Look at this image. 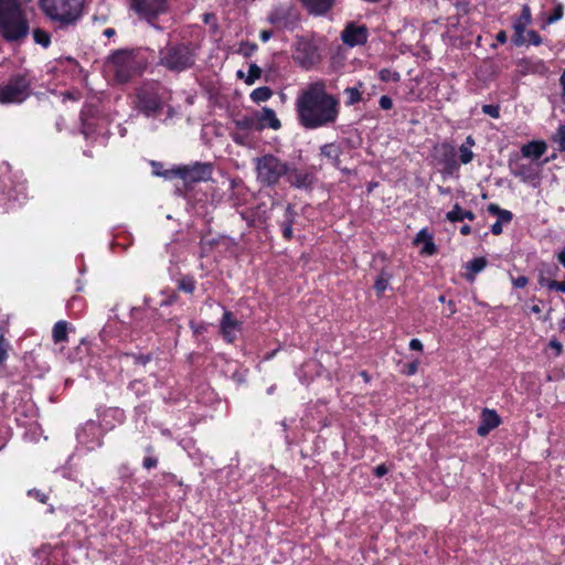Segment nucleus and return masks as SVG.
<instances>
[{"instance_id": "5fc2aeb1", "label": "nucleus", "mask_w": 565, "mask_h": 565, "mask_svg": "<svg viewBox=\"0 0 565 565\" xmlns=\"http://www.w3.org/2000/svg\"><path fill=\"white\" fill-rule=\"evenodd\" d=\"M388 469L386 468V466L384 463L382 465H379L374 468V475L377 477V478H382L384 477L386 473H387Z\"/></svg>"}, {"instance_id": "6ab92c4d", "label": "nucleus", "mask_w": 565, "mask_h": 565, "mask_svg": "<svg viewBox=\"0 0 565 565\" xmlns=\"http://www.w3.org/2000/svg\"><path fill=\"white\" fill-rule=\"evenodd\" d=\"M500 424L501 418L494 409L483 408L480 415V424L477 428V434L484 437Z\"/></svg>"}, {"instance_id": "dca6fc26", "label": "nucleus", "mask_w": 565, "mask_h": 565, "mask_svg": "<svg viewBox=\"0 0 565 565\" xmlns=\"http://www.w3.org/2000/svg\"><path fill=\"white\" fill-rule=\"evenodd\" d=\"M541 166L542 163H523L520 161L509 163L511 174L523 182L535 181L539 178Z\"/></svg>"}, {"instance_id": "f8f14e48", "label": "nucleus", "mask_w": 565, "mask_h": 565, "mask_svg": "<svg viewBox=\"0 0 565 565\" xmlns=\"http://www.w3.org/2000/svg\"><path fill=\"white\" fill-rule=\"evenodd\" d=\"M102 427L94 420H88L78 431L77 440L88 450H94L103 445Z\"/></svg>"}, {"instance_id": "4d7b16f0", "label": "nucleus", "mask_w": 565, "mask_h": 565, "mask_svg": "<svg viewBox=\"0 0 565 565\" xmlns=\"http://www.w3.org/2000/svg\"><path fill=\"white\" fill-rule=\"evenodd\" d=\"M409 349L414 351H423V343L418 339H412L409 342Z\"/></svg>"}, {"instance_id": "3c124183", "label": "nucleus", "mask_w": 565, "mask_h": 565, "mask_svg": "<svg viewBox=\"0 0 565 565\" xmlns=\"http://www.w3.org/2000/svg\"><path fill=\"white\" fill-rule=\"evenodd\" d=\"M529 282L527 277L519 276L516 278H512V284L515 288H524Z\"/></svg>"}, {"instance_id": "a211bd4d", "label": "nucleus", "mask_w": 565, "mask_h": 565, "mask_svg": "<svg viewBox=\"0 0 565 565\" xmlns=\"http://www.w3.org/2000/svg\"><path fill=\"white\" fill-rule=\"evenodd\" d=\"M369 31L365 25L349 23L342 31L341 39L349 46L362 45L367 41Z\"/></svg>"}, {"instance_id": "49530a36", "label": "nucleus", "mask_w": 565, "mask_h": 565, "mask_svg": "<svg viewBox=\"0 0 565 565\" xmlns=\"http://www.w3.org/2000/svg\"><path fill=\"white\" fill-rule=\"evenodd\" d=\"M527 41L530 44L537 46L542 43V38L536 31L530 30L527 31Z\"/></svg>"}, {"instance_id": "bb28decb", "label": "nucleus", "mask_w": 565, "mask_h": 565, "mask_svg": "<svg viewBox=\"0 0 565 565\" xmlns=\"http://www.w3.org/2000/svg\"><path fill=\"white\" fill-rule=\"evenodd\" d=\"M487 264H488V262L484 257H477V258H473L472 260L468 262L466 264V268L468 270V273L466 274V278L469 281H473L475 276L477 274H479L480 271H482L486 268Z\"/></svg>"}, {"instance_id": "b1692460", "label": "nucleus", "mask_w": 565, "mask_h": 565, "mask_svg": "<svg viewBox=\"0 0 565 565\" xmlns=\"http://www.w3.org/2000/svg\"><path fill=\"white\" fill-rule=\"evenodd\" d=\"M547 147L544 141H531L522 146L521 153L524 158L539 160L546 151Z\"/></svg>"}, {"instance_id": "c9c22d12", "label": "nucleus", "mask_w": 565, "mask_h": 565, "mask_svg": "<svg viewBox=\"0 0 565 565\" xmlns=\"http://www.w3.org/2000/svg\"><path fill=\"white\" fill-rule=\"evenodd\" d=\"M33 40L35 43L42 45L43 47H49V45L51 44V36L49 32L42 29L33 30Z\"/></svg>"}, {"instance_id": "1a4fd4ad", "label": "nucleus", "mask_w": 565, "mask_h": 565, "mask_svg": "<svg viewBox=\"0 0 565 565\" xmlns=\"http://www.w3.org/2000/svg\"><path fill=\"white\" fill-rule=\"evenodd\" d=\"M31 95V82L25 75L17 74L0 85V104H21Z\"/></svg>"}, {"instance_id": "6e6d98bb", "label": "nucleus", "mask_w": 565, "mask_h": 565, "mask_svg": "<svg viewBox=\"0 0 565 565\" xmlns=\"http://www.w3.org/2000/svg\"><path fill=\"white\" fill-rule=\"evenodd\" d=\"M233 141L237 145H241V146H244L245 142H246V136L245 135H241L238 132H233L231 135Z\"/></svg>"}, {"instance_id": "f3484780", "label": "nucleus", "mask_w": 565, "mask_h": 565, "mask_svg": "<svg viewBox=\"0 0 565 565\" xmlns=\"http://www.w3.org/2000/svg\"><path fill=\"white\" fill-rule=\"evenodd\" d=\"M294 60L300 66H302L305 68H310L318 61L317 50L309 42H300L296 46V50L294 53Z\"/></svg>"}, {"instance_id": "37998d69", "label": "nucleus", "mask_w": 565, "mask_h": 565, "mask_svg": "<svg viewBox=\"0 0 565 565\" xmlns=\"http://www.w3.org/2000/svg\"><path fill=\"white\" fill-rule=\"evenodd\" d=\"M555 140L558 142L559 149L565 152V125L557 128Z\"/></svg>"}, {"instance_id": "9b49d317", "label": "nucleus", "mask_w": 565, "mask_h": 565, "mask_svg": "<svg viewBox=\"0 0 565 565\" xmlns=\"http://www.w3.org/2000/svg\"><path fill=\"white\" fill-rule=\"evenodd\" d=\"M130 8L139 17L151 21L166 11L167 0H130Z\"/></svg>"}, {"instance_id": "c756f323", "label": "nucleus", "mask_w": 565, "mask_h": 565, "mask_svg": "<svg viewBox=\"0 0 565 565\" xmlns=\"http://www.w3.org/2000/svg\"><path fill=\"white\" fill-rule=\"evenodd\" d=\"M52 338L55 343L67 341V322L61 320L56 322L52 330Z\"/></svg>"}, {"instance_id": "6e6552de", "label": "nucleus", "mask_w": 565, "mask_h": 565, "mask_svg": "<svg viewBox=\"0 0 565 565\" xmlns=\"http://www.w3.org/2000/svg\"><path fill=\"white\" fill-rule=\"evenodd\" d=\"M154 174L166 179L180 178L185 183L204 182L212 178L213 164L210 162H194L193 164L181 166L166 172L154 171Z\"/></svg>"}, {"instance_id": "bf43d9fd", "label": "nucleus", "mask_w": 565, "mask_h": 565, "mask_svg": "<svg viewBox=\"0 0 565 565\" xmlns=\"http://www.w3.org/2000/svg\"><path fill=\"white\" fill-rule=\"evenodd\" d=\"M495 40L498 43L500 44H504L508 40V35H507V32L505 31H500L498 32L497 36H495Z\"/></svg>"}, {"instance_id": "9d476101", "label": "nucleus", "mask_w": 565, "mask_h": 565, "mask_svg": "<svg viewBox=\"0 0 565 565\" xmlns=\"http://www.w3.org/2000/svg\"><path fill=\"white\" fill-rule=\"evenodd\" d=\"M267 20L277 29L294 30L299 22V15L292 7L279 6L270 11Z\"/></svg>"}, {"instance_id": "ea45409f", "label": "nucleus", "mask_w": 565, "mask_h": 565, "mask_svg": "<svg viewBox=\"0 0 565 565\" xmlns=\"http://www.w3.org/2000/svg\"><path fill=\"white\" fill-rule=\"evenodd\" d=\"M459 152H460V162L462 164L470 163L475 157L471 148H468L467 146H460Z\"/></svg>"}, {"instance_id": "774afa93", "label": "nucleus", "mask_w": 565, "mask_h": 565, "mask_svg": "<svg viewBox=\"0 0 565 565\" xmlns=\"http://www.w3.org/2000/svg\"><path fill=\"white\" fill-rule=\"evenodd\" d=\"M559 84L562 86V89H563V95H565V70L563 71L561 77H559Z\"/></svg>"}, {"instance_id": "4468645a", "label": "nucleus", "mask_w": 565, "mask_h": 565, "mask_svg": "<svg viewBox=\"0 0 565 565\" xmlns=\"http://www.w3.org/2000/svg\"><path fill=\"white\" fill-rule=\"evenodd\" d=\"M241 330L242 322L232 311L225 310L220 321V332L223 339L228 343H233Z\"/></svg>"}, {"instance_id": "7ed1b4c3", "label": "nucleus", "mask_w": 565, "mask_h": 565, "mask_svg": "<svg viewBox=\"0 0 565 565\" xmlns=\"http://www.w3.org/2000/svg\"><path fill=\"white\" fill-rule=\"evenodd\" d=\"M195 46L191 43L167 44L159 51L158 64L170 72L181 73L195 64Z\"/></svg>"}, {"instance_id": "a18cd8bd", "label": "nucleus", "mask_w": 565, "mask_h": 565, "mask_svg": "<svg viewBox=\"0 0 565 565\" xmlns=\"http://www.w3.org/2000/svg\"><path fill=\"white\" fill-rule=\"evenodd\" d=\"M28 495L36 499L41 503H46V501H47V495L38 489L29 490Z\"/></svg>"}, {"instance_id": "423d86ee", "label": "nucleus", "mask_w": 565, "mask_h": 565, "mask_svg": "<svg viewBox=\"0 0 565 565\" xmlns=\"http://www.w3.org/2000/svg\"><path fill=\"white\" fill-rule=\"evenodd\" d=\"M107 66L119 84L128 83L137 73L138 63L134 50L119 49L107 57Z\"/></svg>"}, {"instance_id": "cd10ccee", "label": "nucleus", "mask_w": 565, "mask_h": 565, "mask_svg": "<svg viewBox=\"0 0 565 565\" xmlns=\"http://www.w3.org/2000/svg\"><path fill=\"white\" fill-rule=\"evenodd\" d=\"M236 128L241 130H257L260 131V127L257 124V117L243 116L234 120Z\"/></svg>"}, {"instance_id": "72a5a7b5", "label": "nucleus", "mask_w": 565, "mask_h": 565, "mask_svg": "<svg viewBox=\"0 0 565 565\" xmlns=\"http://www.w3.org/2000/svg\"><path fill=\"white\" fill-rule=\"evenodd\" d=\"M195 286L196 281L191 276H184L178 280V289L186 294H193Z\"/></svg>"}, {"instance_id": "aec40b11", "label": "nucleus", "mask_w": 565, "mask_h": 565, "mask_svg": "<svg viewBox=\"0 0 565 565\" xmlns=\"http://www.w3.org/2000/svg\"><path fill=\"white\" fill-rule=\"evenodd\" d=\"M307 12L315 17L328 14L337 4V0H299Z\"/></svg>"}, {"instance_id": "e2e57ef3", "label": "nucleus", "mask_w": 565, "mask_h": 565, "mask_svg": "<svg viewBox=\"0 0 565 565\" xmlns=\"http://www.w3.org/2000/svg\"><path fill=\"white\" fill-rule=\"evenodd\" d=\"M557 260L565 268V244L564 247L557 254Z\"/></svg>"}, {"instance_id": "58836bf2", "label": "nucleus", "mask_w": 565, "mask_h": 565, "mask_svg": "<svg viewBox=\"0 0 565 565\" xmlns=\"http://www.w3.org/2000/svg\"><path fill=\"white\" fill-rule=\"evenodd\" d=\"M462 209L461 206L456 203L451 211H449L446 215L447 220L455 223V222H461L462 221Z\"/></svg>"}, {"instance_id": "0e129e2a", "label": "nucleus", "mask_w": 565, "mask_h": 565, "mask_svg": "<svg viewBox=\"0 0 565 565\" xmlns=\"http://www.w3.org/2000/svg\"><path fill=\"white\" fill-rule=\"evenodd\" d=\"M178 296L175 294L171 295L168 299L161 302V306H169L177 301Z\"/></svg>"}, {"instance_id": "de8ad7c7", "label": "nucleus", "mask_w": 565, "mask_h": 565, "mask_svg": "<svg viewBox=\"0 0 565 565\" xmlns=\"http://www.w3.org/2000/svg\"><path fill=\"white\" fill-rule=\"evenodd\" d=\"M135 364L146 365L151 361V354H132Z\"/></svg>"}, {"instance_id": "79ce46f5", "label": "nucleus", "mask_w": 565, "mask_h": 565, "mask_svg": "<svg viewBox=\"0 0 565 565\" xmlns=\"http://www.w3.org/2000/svg\"><path fill=\"white\" fill-rule=\"evenodd\" d=\"M10 343L6 340L4 335H0V364H2L8 358V351Z\"/></svg>"}, {"instance_id": "f03ea898", "label": "nucleus", "mask_w": 565, "mask_h": 565, "mask_svg": "<svg viewBox=\"0 0 565 565\" xmlns=\"http://www.w3.org/2000/svg\"><path fill=\"white\" fill-rule=\"evenodd\" d=\"M0 33L8 42L28 36L29 23L18 0H0Z\"/></svg>"}, {"instance_id": "2f4dec72", "label": "nucleus", "mask_w": 565, "mask_h": 565, "mask_svg": "<svg viewBox=\"0 0 565 565\" xmlns=\"http://www.w3.org/2000/svg\"><path fill=\"white\" fill-rule=\"evenodd\" d=\"M273 96V90L267 86H262L250 93V99L254 103H263Z\"/></svg>"}, {"instance_id": "0eeeda50", "label": "nucleus", "mask_w": 565, "mask_h": 565, "mask_svg": "<svg viewBox=\"0 0 565 565\" xmlns=\"http://www.w3.org/2000/svg\"><path fill=\"white\" fill-rule=\"evenodd\" d=\"M255 170L262 185L274 186L288 172V163L268 153L255 159Z\"/></svg>"}, {"instance_id": "412c9836", "label": "nucleus", "mask_w": 565, "mask_h": 565, "mask_svg": "<svg viewBox=\"0 0 565 565\" xmlns=\"http://www.w3.org/2000/svg\"><path fill=\"white\" fill-rule=\"evenodd\" d=\"M342 153L343 148L338 142H330L320 147V156L327 159V161L335 169H341L340 157Z\"/></svg>"}, {"instance_id": "393cba45", "label": "nucleus", "mask_w": 565, "mask_h": 565, "mask_svg": "<svg viewBox=\"0 0 565 565\" xmlns=\"http://www.w3.org/2000/svg\"><path fill=\"white\" fill-rule=\"evenodd\" d=\"M297 213L291 204H288L285 211V218L280 223V228L284 238L291 239L292 238V225L295 223Z\"/></svg>"}, {"instance_id": "4c0bfd02", "label": "nucleus", "mask_w": 565, "mask_h": 565, "mask_svg": "<svg viewBox=\"0 0 565 565\" xmlns=\"http://www.w3.org/2000/svg\"><path fill=\"white\" fill-rule=\"evenodd\" d=\"M262 75V68L256 64L252 63L248 67V74L245 78V83L247 85H253L256 79H258Z\"/></svg>"}, {"instance_id": "c03bdc74", "label": "nucleus", "mask_w": 565, "mask_h": 565, "mask_svg": "<svg viewBox=\"0 0 565 565\" xmlns=\"http://www.w3.org/2000/svg\"><path fill=\"white\" fill-rule=\"evenodd\" d=\"M482 113L486 115H489L492 118H499L500 108L497 105H483Z\"/></svg>"}, {"instance_id": "20e7f679", "label": "nucleus", "mask_w": 565, "mask_h": 565, "mask_svg": "<svg viewBox=\"0 0 565 565\" xmlns=\"http://www.w3.org/2000/svg\"><path fill=\"white\" fill-rule=\"evenodd\" d=\"M39 6L51 21L67 26L82 17L84 0H39Z\"/></svg>"}, {"instance_id": "473e14b6", "label": "nucleus", "mask_w": 565, "mask_h": 565, "mask_svg": "<svg viewBox=\"0 0 565 565\" xmlns=\"http://www.w3.org/2000/svg\"><path fill=\"white\" fill-rule=\"evenodd\" d=\"M390 279L391 275L387 271L382 270L374 282V289L377 295H382L387 289Z\"/></svg>"}, {"instance_id": "2eb2a0df", "label": "nucleus", "mask_w": 565, "mask_h": 565, "mask_svg": "<svg viewBox=\"0 0 565 565\" xmlns=\"http://www.w3.org/2000/svg\"><path fill=\"white\" fill-rule=\"evenodd\" d=\"M438 162L443 166V172L445 174L452 175L459 170V163L457 161V153L454 146L449 143H441L437 149Z\"/></svg>"}, {"instance_id": "a878e982", "label": "nucleus", "mask_w": 565, "mask_h": 565, "mask_svg": "<svg viewBox=\"0 0 565 565\" xmlns=\"http://www.w3.org/2000/svg\"><path fill=\"white\" fill-rule=\"evenodd\" d=\"M532 23V13L527 4L522 7L521 13L513 21V30L518 32H525L527 25Z\"/></svg>"}, {"instance_id": "ddd939ff", "label": "nucleus", "mask_w": 565, "mask_h": 565, "mask_svg": "<svg viewBox=\"0 0 565 565\" xmlns=\"http://www.w3.org/2000/svg\"><path fill=\"white\" fill-rule=\"evenodd\" d=\"M285 178L290 186L305 191H310L317 180L313 172L290 167L289 164Z\"/></svg>"}, {"instance_id": "5701e85b", "label": "nucleus", "mask_w": 565, "mask_h": 565, "mask_svg": "<svg viewBox=\"0 0 565 565\" xmlns=\"http://www.w3.org/2000/svg\"><path fill=\"white\" fill-rule=\"evenodd\" d=\"M414 245L424 244L420 253L425 255H434L437 252V247L434 243V236L427 228H422L413 241Z\"/></svg>"}, {"instance_id": "052dcab7", "label": "nucleus", "mask_w": 565, "mask_h": 565, "mask_svg": "<svg viewBox=\"0 0 565 565\" xmlns=\"http://www.w3.org/2000/svg\"><path fill=\"white\" fill-rule=\"evenodd\" d=\"M417 367H418V362L415 361V362H412L411 364H408L407 366V375H413L417 372Z\"/></svg>"}, {"instance_id": "13d9d810", "label": "nucleus", "mask_w": 565, "mask_h": 565, "mask_svg": "<svg viewBox=\"0 0 565 565\" xmlns=\"http://www.w3.org/2000/svg\"><path fill=\"white\" fill-rule=\"evenodd\" d=\"M491 233L493 235H500L502 233V223H501V221H497L494 224H492Z\"/></svg>"}, {"instance_id": "603ef678", "label": "nucleus", "mask_w": 565, "mask_h": 565, "mask_svg": "<svg viewBox=\"0 0 565 565\" xmlns=\"http://www.w3.org/2000/svg\"><path fill=\"white\" fill-rule=\"evenodd\" d=\"M512 41L513 43L516 45V46H521L525 43V38H524V32H518V31H514V35L512 38Z\"/></svg>"}, {"instance_id": "09e8293b", "label": "nucleus", "mask_w": 565, "mask_h": 565, "mask_svg": "<svg viewBox=\"0 0 565 565\" xmlns=\"http://www.w3.org/2000/svg\"><path fill=\"white\" fill-rule=\"evenodd\" d=\"M379 105L384 110H390L393 107V100L387 95L380 97Z\"/></svg>"}, {"instance_id": "c85d7f7f", "label": "nucleus", "mask_w": 565, "mask_h": 565, "mask_svg": "<svg viewBox=\"0 0 565 565\" xmlns=\"http://www.w3.org/2000/svg\"><path fill=\"white\" fill-rule=\"evenodd\" d=\"M487 210L490 214L498 216V221H501L502 224L510 223L513 218L512 212L501 209L495 203L489 204Z\"/></svg>"}, {"instance_id": "f257e3e1", "label": "nucleus", "mask_w": 565, "mask_h": 565, "mask_svg": "<svg viewBox=\"0 0 565 565\" xmlns=\"http://www.w3.org/2000/svg\"><path fill=\"white\" fill-rule=\"evenodd\" d=\"M299 124L306 129H317L332 125L340 113V102L326 90L322 81L308 85L296 100Z\"/></svg>"}, {"instance_id": "a19ab883", "label": "nucleus", "mask_w": 565, "mask_h": 565, "mask_svg": "<svg viewBox=\"0 0 565 565\" xmlns=\"http://www.w3.org/2000/svg\"><path fill=\"white\" fill-rule=\"evenodd\" d=\"M257 50V45L255 43L243 42L239 45L238 53L244 56H250Z\"/></svg>"}, {"instance_id": "338daca9", "label": "nucleus", "mask_w": 565, "mask_h": 565, "mask_svg": "<svg viewBox=\"0 0 565 565\" xmlns=\"http://www.w3.org/2000/svg\"><path fill=\"white\" fill-rule=\"evenodd\" d=\"M465 218H468V220H470V221H473V220L476 218V215H475V213H473V212H471V211H462V221H463Z\"/></svg>"}, {"instance_id": "69168bd1", "label": "nucleus", "mask_w": 565, "mask_h": 565, "mask_svg": "<svg viewBox=\"0 0 565 565\" xmlns=\"http://www.w3.org/2000/svg\"><path fill=\"white\" fill-rule=\"evenodd\" d=\"M562 14H563V12H562V8H558V9H556V11H555L554 15H553V17H551V18H548V21H550V22H554V21H556V20L561 19V18H562Z\"/></svg>"}, {"instance_id": "4be33fe9", "label": "nucleus", "mask_w": 565, "mask_h": 565, "mask_svg": "<svg viewBox=\"0 0 565 565\" xmlns=\"http://www.w3.org/2000/svg\"><path fill=\"white\" fill-rule=\"evenodd\" d=\"M257 124L260 130L266 127L278 130L281 127V122L277 118L275 110L269 107H263L262 111L257 115Z\"/></svg>"}, {"instance_id": "e433bc0d", "label": "nucleus", "mask_w": 565, "mask_h": 565, "mask_svg": "<svg viewBox=\"0 0 565 565\" xmlns=\"http://www.w3.org/2000/svg\"><path fill=\"white\" fill-rule=\"evenodd\" d=\"M379 78L382 82H394L397 83L401 81V74L397 71H393L390 68H383L379 72Z\"/></svg>"}, {"instance_id": "7c9ffc66", "label": "nucleus", "mask_w": 565, "mask_h": 565, "mask_svg": "<svg viewBox=\"0 0 565 565\" xmlns=\"http://www.w3.org/2000/svg\"><path fill=\"white\" fill-rule=\"evenodd\" d=\"M145 450L147 456L142 460V467L147 470L157 468L159 459L154 455V447L152 445H148Z\"/></svg>"}, {"instance_id": "680f3d73", "label": "nucleus", "mask_w": 565, "mask_h": 565, "mask_svg": "<svg viewBox=\"0 0 565 565\" xmlns=\"http://www.w3.org/2000/svg\"><path fill=\"white\" fill-rule=\"evenodd\" d=\"M273 36V32L268 30H263L259 34V39L263 42H267Z\"/></svg>"}, {"instance_id": "864d4df0", "label": "nucleus", "mask_w": 565, "mask_h": 565, "mask_svg": "<svg viewBox=\"0 0 565 565\" xmlns=\"http://www.w3.org/2000/svg\"><path fill=\"white\" fill-rule=\"evenodd\" d=\"M548 345H550L552 349H554V350H555L556 355H561V354H562V352H563V345H562V343H561L558 340H556V339L551 340Z\"/></svg>"}, {"instance_id": "f704fd0d", "label": "nucleus", "mask_w": 565, "mask_h": 565, "mask_svg": "<svg viewBox=\"0 0 565 565\" xmlns=\"http://www.w3.org/2000/svg\"><path fill=\"white\" fill-rule=\"evenodd\" d=\"M344 94L348 97L345 100L347 106H352L362 99V93L358 87H347Z\"/></svg>"}, {"instance_id": "8fccbe9b", "label": "nucleus", "mask_w": 565, "mask_h": 565, "mask_svg": "<svg viewBox=\"0 0 565 565\" xmlns=\"http://www.w3.org/2000/svg\"><path fill=\"white\" fill-rule=\"evenodd\" d=\"M547 288L550 290H557V291H561V292H565V280H563V281H557V280L548 281L547 282Z\"/></svg>"}, {"instance_id": "39448f33", "label": "nucleus", "mask_w": 565, "mask_h": 565, "mask_svg": "<svg viewBox=\"0 0 565 565\" xmlns=\"http://www.w3.org/2000/svg\"><path fill=\"white\" fill-rule=\"evenodd\" d=\"M167 102V90L159 83H145L136 90V109L146 117H158Z\"/></svg>"}]
</instances>
